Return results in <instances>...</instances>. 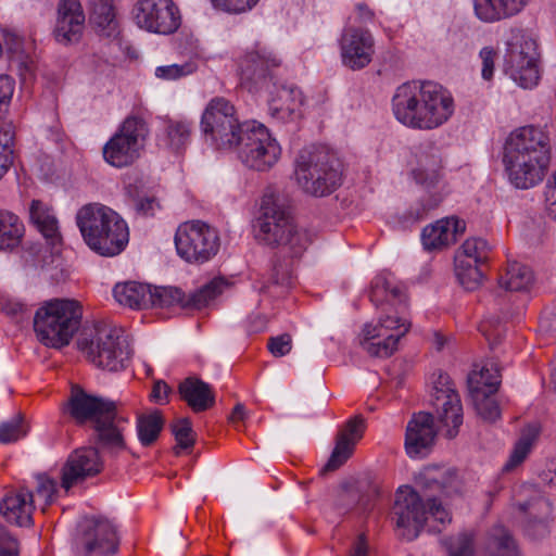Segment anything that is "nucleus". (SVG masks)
<instances>
[{
	"label": "nucleus",
	"instance_id": "obj_1",
	"mask_svg": "<svg viewBox=\"0 0 556 556\" xmlns=\"http://www.w3.org/2000/svg\"><path fill=\"white\" fill-rule=\"evenodd\" d=\"M370 301L381 313L363 326L358 334L359 345L368 355L386 358L397 350L399 341L410 329V323L404 316L406 295L392 274L381 273L371 281Z\"/></svg>",
	"mask_w": 556,
	"mask_h": 556
},
{
	"label": "nucleus",
	"instance_id": "obj_2",
	"mask_svg": "<svg viewBox=\"0 0 556 556\" xmlns=\"http://www.w3.org/2000/svg\"><path fill=\"white\" fill-rule=\"evenodd\" d=\"M456 109L452 92L433 80L414 79L400 85L392 97V112L403 126L434 130L446 124Z\"/></svg>",
	"mask_w": 556,
	"mask_h": 556
},
{
	"label": "nucleus",
	"instance_id": "obj_3",
	"mask_svg": "<svg viewBox=\"0 0 556 556\" xmlns=\"http://www.w3.org/2000/svg\"><path fill=\"white\" fill-rule=\"evenodd\" d=\"M549 162V137L542 128L519 127L506 139L503 163L510 184L517 189H530L541 184Z\"/></svg>",
	"mask_w": 556,
	"mask_h": 556
},
{
	"label": "nucleus",
	"instance_id": "obj_4",
	"mask_svg": "<svg viewBox=\"0 0 556 556\" xmlns=\"http://www.w3.org/2000/svg\"><path fill=\"white\" fill-rule=\"evenodd\" d=\"M65 412L78 424L91 422L101 444L118 453L125 450L124 431L129 414L122 404L73 388Z\"/></svg>",
	"mask_w": 556,
	"mask_h": 556
},
{
	"label": "nucleus",
	"instance_id": "obj_5",
	"mask_svg": "<svg viewBox=\"0 0 556 556\" xmlns=\"http://www.w3.org/2000/svg\"><path fill=\"white\" fill-rule=\"evenodd\" d=\"M76 223L87 245L102 256H115L128 243L127 224L115 211L103 204L84 205L77 212Z\"/></svg>",
	"mask_w": 556,
	"mask_h": 556
},
{
	"label": "nucleus",
	"instance_id": "obj_6",
	"mask_svg": "<svg viewBox=\"0 0 556 556\" xmlns=\"http://www.w3.org/2000/svg\"><path fill=\"white\" fill-rule=\"evenodd\" d=\"M254 230L260 241L282 247L292 258L301 256L311 242L308 233L293 225L289 213L274 192H266L262 197Z\"/></svg>",
	"mask_w": 556,
	"mask_h": 556
},
{
	"label": "nucleus",
	"instance_id": "obj_7",
	"mask_svg": "<svg viewBox=\"0 0 556 556\" xmlns=\"http://www.w3.org/2000/svg\"><path fill=\"white\" fill-rule=\"evenodd\" d=\"M393 516L399 535L408 541L416 539L424 527L431 532H440L452 520L450 511L441 503L433 498L426 505L409 485L397 489Z\"/></svg>",
	"mask_w": 556,
	"mask_h": 556
},
{
	"label": "nucleus",
	"instance_id": "obj_8",
	"mask_svg": "<svg viewBox=\"0 0 556 556\" xmlns=\"http://www.w3.org/2000/svg\"><path fill=\"white\" fill-rule=\"evenodd\" d=\"M253 75L254 84L245 88L266 94L267 112L275 122L295 123L303 117L305 98L298 86L282 80L275 72H253Z\"/></svg>",
	"mask_w": 556,
	"mask_h": 556
},
{
	"label": "nucleus",
	"instance_id": "obj_9",
	"mask_svg": "<svg viewBox=\"0 0 556 556\" xmlns=\"http://www.w3.org/2000/svg\"><path fill=\"white\" fill-rule=\"evenodd\" d=\"M81 308L73 300H52L40 306L34 318L38 340L49 348L67 345L78 329Z\"/></svg>",
	"mask_w": 556,
	"mask_h": 556
},
{
	"label": "nucleus",
	"instance_id": "obj_10",
	"mask_svg": "<svg viewBox=\"0 0 556 556\" xmlns=\"http://www.w3.org/2000/svg\"><path fill=\"white\" fill-rule=\"evenodd\" d=\"M299 186L313 195L331 193L341 182L340 164L333 153L323 148L304 149L295 164Z\"/></svg>",
	"mask_w": 556,
	"mask_h": 556
},
{
	"label": "nucleus",
	"instance_id": "obj_11",
	"mask_svg": "<svg viewBox=\"0 0 556 556\" xmlns=\"http://www.w3.org/2000/svg\"><path fill=\"white\" fill-rule=\"evenodd\" d=\"M77 345L90 363L110 371L124 369L131 355L126 339L106 325L84 330Z\"/></svg>",
	"mask_w": 556,
	"mask_h": 556
},
{
	"label": "nucleus",
	"instance_id": "obj_12",
	"mask_svg": "<svg viewBox=\"0 0 556 556\" xmlns=\"http://www.w3.org/2000/svg\"><path fill=\"white\" fill-rule=\"evenodd\" d=\"M174 243L177 255L193 265L210 262L220 248L218 231L199 219L181 223L176 229Z\"/></svg>",
	"mask_w": 556,
	"mask_h": 556
},
{
	"label": "nucleus",
	"instance_id": "obj_13",
	"mask_svg": "<svg viewBox=\"0 0 556 556\" xmlns=\"http://www.w3.org/2000/svg\"><path fill=\"white\" fill-rule=\"evenodd\" d=\"M147 135L148 127L142 118L127 117L103 146L104 161L116 168L134 164L140 156Z\"/></svg>",
	"mask_w": 556,
	"mask_h": 556
},
{
	"label": "nucleus",
	"instance_id": "obj_14",
	"mask_svg": "<svg viewBox=\"0 0 556 556\" xmlns=\"http://www.w3.org/2000/svg\"><path fill=\"white\" fill-rule=\"evenodd\" d=\"M238 155L248 167L263 172L278 162L281 147L264 125L247 126Z\"/></svg>",
	"mask_w": 556,
	"mask_h": 556
},
{
	"label": "nucleus",
	"instance_id": "obj_15",
	"mask_svg": "<svg viewBox=\"0 0 556 556\" xmlns=\"http://www.w3.org/2000/svg\"><path fill=\"white\" fill-rule=\"evenodd\" d=\"M134 17L138 27L159 35H172L181 25L180 10L173 0H139Z\"/></svg>",
	"mask_w": 556,
	"mask_h": 556
},
{
	"label": "nucleus",
	"instance_id": "obj_16",
	"mask_svg": "<svg viewBox=\"0 0 556 556\" xmlns=\"http://www.w3.org/2000/svg\"><path fill=\"white\" fill-rule=\"evenodd\" d=\"M432 405L437 418L450 439L458 433L463 424V406L454 384L446 374H439L433 382Z\"/></svg>",
	"mask_w": 556,
	"mask_h": 556
},
{
	"label": "nucleus",
	"instance_id": "obj_17",
	"mask_svg": "<svg viewBox=\"0 0 556 556\" xmlns=\"http://www.w3.org/2000/svg\"><path fill=\"white\" fill-rule=\"evenodd\" d=\"M339 47L341 61L344 66L364 68L372 60L375 39L368 29L348 25L341 33Z\"/></svg>",
	"mask_w": 556,
	"mask_h": 556
},
{
	"label": "nucleus",
	"instance_id": "obj_18",
	"mask_svg": "<svg viewBox=\"0 0 556 556\" xmlns=\"http://www.w3.org/2000/svg\"><path fill=\"white\" fill-rule=\"evenodd\" d=\"M85 13L79 0H59L52 35L64 46L78 43L85 31Z\"/></svg>",
	"mask_w": 556,
	"mask_h": 556
},
{
	"label": "nucleus",
	"instance_id": "obj_19",
	"mask_svg": "<svg viewBox=\"0 0 556 556\" xmlns=\"http://www.w3.org/2000/svg\"><path fill=\"white\" fill-rule=\"evenodd\" d=\"M81 543L86 556H112L119 545L115 525L105 518L88 521Z\"/></svg>",
	"mask_w": 556,
	"mask_h": 556
},
{
	"label": "nucleus",
	"instance_id": "obj_20",
	"mask_svg": "<svg viewBox=\"0 0 556 556\" xmlns=\"http://www.w3.org/2000/svg\"><path fill=\"white\" fill-rule=\"evenodd\" d=\"M102 469L99 452L93 447L77 448L72 452L61 471V485L67 492L73 485Z\"/></svg>",
	"mask_w": 556,
	"mask_h": 556
},
{
	"label": "nucleus",
	"instance_id": "obj_21",
	"mask_svg": "<svg viewBox=\"0 0 556 556\" xmlns=\"http://www.w3.org/2000/svg\"><path fill=\"white\" fill-rule=\"evenodd\" d=\"M437 430L429 413L415 414L408 421L405 433V450L410 458H422L430 452Z\"/></svg>",
	"mask_w": 556,
	"mask_h": 556
},
{
	"label": "nucleus",
	"instance_id": "obj_22",
	"mask_svg": "<svg viewBox=\"0 0 556 556\" xmlns=\"http://www.w3.org/2000/svg\"><path fill=\"white\" fill-rule=\"evenodd\" d=\"M504 61L508 70H538L542 65V56L536 40L516 31L507 42Z\"/></svg>",
	"mask_w": 556,
	"mask_h": 556
},
{
	"label": "nucleus",
	"instance_id": "obj_23",
	"mask_svg": "<svg viewBox=\"0 0 556 556\" xmlns=\"http://www.w3.org/2000/svg\"><path fill=\"white\" fill-rule=\"evenodd\" d=\"M465 230V220L447 216L426 226L421 232V242L428 251H440L454 244Z\"/></svg>",
	"mask_w": 556,
	"mask_h": 556
},
{
	"label": "nucleus",
	"instance_id": "obj_24",
	"mask_svg": "<svg viewBox=\"0 0 556 556\" xmlns=\"http://www.w3.org/2000/svg\"><path fill=\"white\" fill-rule=\"evenodd\" d=\"M35 507L34 494L25 488L8 491L0 504V510L4 518L10 523L20 527L31 525Z\"/></svg>",
	"mask_w": 556,
	"mask_h": 556
},
{
	"label": "nucleus",
	"instance_id": "obj_25",
	"mask_svg": "<svg viewBox=\"0 0 556 556\" xmlns=\"http://www.w3.org/2000/svg\"><path fill=\"white\" fill-rule=\"evenodd\" d=\"M364 431L365 422L363 418L355 417L349 420L338 433L336 446L323 471H332L342 466L353 454L354 447L362 439Z\"/></svg>",
	"mask_w": 556,
	"mask_h": 556
},
{
	"label": "nucleus",
	"instance_id": "obj_26",
	"mask_svg": "<svg viewBox=\"0 0 556 556\" xmlns=\"http://www.w3.org/2000/svg\"><path fill=\"white\" fill-rule=\"evenodd\" d=\"M519 510L526 515L523 531L528 536L536 540L549 533L553 507L548 500L536 496L520 504Z\"/></svg>",
	"mask_w": 556,
	"mask_h": 556
},
{
	"label": "nucleus",
	"instance_id": "obj_27",
	"mask_svg": "<svg viewBox=\"0 0 556 556\" xmlns=\"http://www.w3.org/2000/svg\"><path fill=\"white\" fill-rule=\"evenodd\" d=\"M30 223L52 245L61 242L59 220L53 208L41 200H33L29 206Z\"/></svg>",
	"mask_w": 556,
	"mask_h": 556
},
{
	"label": "nucleus",
	"instance_id": "obj_28",
	"mask_svg": "<svg viewBox=\"0 0 556 556\" xmlns=\"http://www.w3.org/2000/svg\"><path fill=\"white\" fill-rule=\"evenodd\" d=\"M179 393L195 413L211 408L215 403V395L210 384L198 378H187L179 384Z\"/></svg>",
	"mask_w": 556,
	"mask_h": 556
},
{
	"label": "nucleus",
	"instance_id": "obj_29",
	"mask_svg": "<svg viewBox=\"0 0 556 556\" xmlns=\"http://www.w3.org/2000/svg\"><path fill=\"white\" fill-rule=\"evenodd\" d=\"M247 125H241L238 117L233 121L220 124V126L203 134L205 141L210 142L216 149L227 150L238 148L243 134L245 132Z\"/></svg>",
	"mask_w": 556,
	"mask_h": 556
},
{
	"label": "nucleus",
	"instance_id": "obj_30",
	"mask_svg": "<svg viewBox=\"0 0 556 556\" xmlns=\"http://www.w3.org/2000/svg\"><path fill=\"white\" fill-rule=\"evenodd\" d=\"M115 300L130 308H144L151 302V287L137 281L117 283L113 289Z\"/></svg>",
	"mask_w": 556,
	"mask_h": 556
},
{
	"label": "nucleus",
	"instance_id": "obj_31",
	"mask_svg": "<svg viewBox=\"0 0 556 556\" xmlns=\"http://www.w3.org/2000/svg\"><path fill=\"white\" fill-rule=\"evenodd\" d=\"M500 370L495 364L489 363L476 368L468 376L470 396L480 397L482 393H495L501 382Z\"/></svg>",
	"mask_w": 556,
	"mask_h": 556
},
{
	"label": "nucleus",
	"instance_id": "obj_32",
	"mask_svg": "<svg viewBox=\"0 0 556 556\" xmlns=\"http://www.w3.org/2000/svg\"><path fill=\"white\" fill-rule=\"evenodd\" d=\"M238 117L235 106L225 98H213L206 105L201 117V129L203 134L233 121Z\"/></svg>",
	"mask_w": 556,
	"mask_h": 556
},
{
	"label": "nucleus",
	"instance_id": "obj_33",
	"mask_svg": "<svg viewBox=\"0 0 556 556\" xmlns=\"http://www.w3.org/2000/svg\"><path fill=\"white\" fill-rule=\"evenodd\" d=\"M532 282V270L525 264L516 261L508 262L498 278L500 287L511 292L526 291Z\"/></svg>",
	"mask_w": 556,
	"mask_h": 556
},
{
	"label": "nucleus",
	"instance_id": "obj_34",
	"mask_svg": "<svg viewBox=\"0 0 556 556\" xmlns=\"http://www.w3.org/2000/svg\"><path fill=\"white\" fill-rule=\"evenodd\" d=\"M24 233V224L16 214L8 210H0V251L17 247Z\"/></svg>",
	"mask_w": 556,
	"mask_h": 556
},
{
	"label": "nucleus",
	"instance_id": "obj_35",
	"mask_svg": "<svg viewBox=\"0 0 556 556\" xmlns=\"http://www.w3.org/2000/svg\"><path fill=\"white\" fill-rule=\"evenodd\" d=\"M191 138V123L187 121H169L163 135L159 139V144L172 152H181Z\"/></svg>",
	"mask_w": 556,
	"mask_h": 556
},
{
	"label": "nucleus",
	"instance_id": "obj_36",
	"mask_svg": "<svg viewBox=\"0 0 556 556\" xmlns=\"http://www.w3.org/2000/svg\"><path fill=\"white\" fill-rule=\"evenodd\" d=\"M414 180L425 187H434L443 177L442 160L435 154H425L418 160L417 166L412 172Z\"/></svg>",
	"mask_w": 556,
	"mask_h": 556
},
{
	"label": "nucleus",
	"instance_id": "obj_37",
	"mask_svg": "<svg viewBox=\"0 0 556 556\" xmlns=\"http://www.w3.org/2000/svg\"><path fill=\"white\" fill-rule=\"evenodd\" d=\"M91 10V20L106 36L116 30L115 0H87Z\"/></svg>",
	"mask_w": 556,
	"mask_h": 556
},
{
	"label": "nucleus",
	"instance_id": "obj_38",
	"mask_svg": "<svg viewBox=\"0 0 556 556\" xmlns=\"http://www.w3.org/2000/svg\"><path fill=\"white\" fill-rule=\"evenodd\" d=\"M480 263L469 262L454 256V271L458 282L469 291L478 289L483 281V267Z\"/></svg>",
	"mask_w": 556,
	"mask_h": 556
},
{
	"label": "nucleus",
	"instance_id": "obj_39",
	"mask_svg": "<svg viewBox=\"0 0 556 556\" xmlns=\"http://www.w3.org/2000/svg\"><path fill=\"white\" fill-rule=\"evenodd\" d=\"M539 434V428L535 425L526 427L515 444L509 459L504 466V470L509 471L518 467L529 455L533 443Z\"/></svg>",
	"mask_w": 556,
	"mask_h": 556
},
{
	"label": "nucleus",
	"instance_id": "obj_40",
	"mask_svg": "<svg viewBox=\"0 0 556 556\" xmlns=\"http://www.w3.org/2000/svg\"><path fill=\"white\" fill-rule=\"evenodd\" d=\"M163 426L164 419L159 410H151L140 415L137 420L140 442L146 446L151 445L157 439Z\"/></svg>",
	"mask_w": 556,
	"mask_h": 556
},
{
	"label": "nucleus",
	"instance_id": "obj_41",
	"mask_svg": "<svg viewBox=\"0 0 556 556\" xmlns=\"http://www.w3.org/2000/svg\"><path fill=\"white\" fill-rule=\"evenodd\" d=\"M491 254L489 242L482 238H468L456 250L455 256L473 263L486 265Z\"/></svg>",
	"mask_w": 556,
	"mask_h": 556
},
{
	"label": "nucleus",
	"instance_id": "obj_42",
	"mask_svg": "<svg viewBox=\"0 0 556 556\" xmlns=\"http://www.w3.org/2000/svg\"><path fill=\"white\" fill-rule=\"evenodd\" d=\"M226 283L223 279H213L207 285L189 295L187 307L201 309L207 306L213 300L223 293Z\"/></svg>",
	"mask_w": 556,
	"mask_h": 556
},
{
	"label": "nucleus",
	"instance_id": "obj_43",
	"mask_svg": "<svg viewBox=\"0 0 556 556\" xmlns=\"http://www.w3.org/2000/svg\"><path fill=\"white\" fill-rule=\"evenodd\" d=\"M448 556H473L475 534L472 531H463L442 541Z\"/></svg>",
	"mask_w": 556,
	"mask_h": 556
},
{
	"label": "nucleus",
	"instance_id": "obj_44",
	"mask_svg": "<svg viewBox=\"0 0 556 556\" xmlns=\"http://www.w3.org/2000/svg\"><path fill=\"white\" fill-rule=\"evenodd\" d=\"M155 307H172L179 305L187 307V299L182 291L174 287H159L151 289V302Z\"/></svg>",
	"mask_w": 556,
	"mask_h": 556
},
{
	"label": "nucleus",
	"instance_id": "obj_45",
	"mask_svg": "<svg viewBox=\"0 0 556 556\" xmlns=\"http://www.w3.org/2000/svg\"><path fill=\"white\" fill-rule=\"evenodd\" d=\"M490 540L495 548L494 556H520L516 542L503 526L492 529Z\"/></svg>",
	"mask_w": 556,
	"mask_h": 556
},
{
	"label": "nucleus",
	"instance_id": "obj_46",
	"mask_svg": "<svg viewBox=\"0 0 556 556\" xmlns=\"http://www.w3.org/2000/svg\"><path fill=\"white\" fill-rule=\"evenodd\" d=\"M172 432L176 440L175 453L177 455L192 448L195 434L188 419H178L172 425Z\"/></svg>",
	"mask_w": 556,
	"mask_h": 556
},
{
	"label": "nucleus",
	"instance_id": "obj_47",
	"mask_svg": "<svg viewBox=\"0 0 556 556\" xmlns=\"http://www.w3.org/2000/svg\"><path fill=\"white\" fill-rule=\"evenodd\" d=\"M58 483L47 475L37 476L36 501L40 509L45 513L56 498Z\"/></svg>",
	"mask_w": 556,
	"mask_h": 556
},
{
	"label": "nucleus",
	"instance_id": "obj_48",
	"mask_svg": "<svg viewBox=\"0 0 556 556\" xmlns=\"http://www.w3.org/2000/svg\"><path fill=\"white\" fill-rule=\"evenodd\" d=\"M245 59L260 70H270L282 65L281 58L273 50L256 48L247 53Z\"/></svg>",
	"mask_w": 556,
	"mask_h": 556
},
{
	"label": "nucleus",
	"instance_id": "obj_49",
	"mask_svg": "<svg viewBox=\"0 0 556 556\" xmlns=\"http://www.w3.org/2000/svg\"><path fill=\"white\" fill-rule=\"evenodd\" d=\"M26 433L27 429L21 415L0 424V443L2 444L16 442L24 438Z\"/></svg>",
	"mask_w": 556,
	"mask_h": 556
},
{
	"label": "nucleus",
	"instance_id": "obj_50",
	"mask_svg": "<svg viewBox=\"0 0 556 556\" xmlns=\"http://www.w3.org/2000/svg\"><path fill=\"white\" fill-rule=\"evenodd\" d=\"M494 393H482V396L476 397L471 396L475 408L479 416H481L484 420L494 421L500 415V407L492 396Z\"/></svg>",
	"mask_w": 556,
	"mask_h": 556
},
{
	"label": "nucleus",
	"instance_id": "obj_51",
	"mask_svg": "<svg viewBox=\"0 0 556 556\" xmlns=\"http://www.w3.org/2000/svg\"><path fill=\"white\" fill-rule=\"evenodd\" d=\"M498 0H473L475 15L484 23H494L502 20Z\"/></svg>",
	"mask_w": 556,
	"mask_h": 556
},
{
	"label": "nucleus",
	"instance_id": "obj_52",
	"mask_svg": "<svg viewBox=\"0 0 556 556\" xmlns=\"http://www.w3.org/2000/svg\"><path fill=\"white\" fill-rule=\"evenodd\" d=\"M213 7L230 14L251 11L260 0H211Z\"/></svg>",
	"mask_w": 556,
	"mask_h": 556
},
{
	"label": "nucleus",
	"instance_id": "obj_53",
	"mask_svg": "<svg viewBox=\"0 0 556 556\" xmlns=\"http://www.w3.org/2000/svg\"><path fill=\"white\" fill-rule=\"evenodd\" d=\"M442 476H443V472L438 467L425 468L419 473V476L417 478V482L424 489L444 491L446 489V483L444 481L440 480V478Z\"/></svg>",
	"mask_w": 556,
	"mask_h": 556
},
{
	"label": "nucleus",
	"instance_id": "obj_54",
	"mask_svg": "<svg viewBox=\"0 0 556 556\" xmlns=\"http://www.w3.org/2000/svg\"><path fill=\"white\" fill-rule=\"evenodd\" d=\"M267 348L274 356H285L289 354L292 349V338L288 333L270 337L268 339Z\"/></svg>",
	"mask_w": 556,
	"mask_h": 556
},
{
	"label": "nucleus",
	"instance_id": "obj_55",
	"mask_svg": "<svg viewBox=\"0 0 556 556\" xmlns=\"http://www.w3.org/2000/svg\"><path fill=\"white\" fill-rule=\"evenodd\" d=\"M4 142L0 141V179L8 173L13 163V150L11 142L13 140L9 132H4Z\"/></svg>",
	"mask_w": 556,
	"mask_h": 556
},
{
	"label": "nucleus",
	"instance_id": "obj_56",
	"mask_svg": "<svg viewBox=\"0 0 556 556\" xmlns=\"http://www.w3.org/2000/svg\"><path fill=\"white\" fill-rule=\"evenodd\" d=\"M509 78L523 89L535 87L540 80L539 72H505Z\"/></svg>",
	"mask_w": 556,
	"mask_h": 556
},
{
	"label": "nucleus",
	"instance_id": "obj_57",
	"mask_svg": "<svg viewBox=\"0 0 556 556\" xmlns=\"http://www.w3.org/2000/svg\"><path fill=\"white\" fill-rule=\"evenodd\" d=\"M18 542L5 530H0V556H18Z\"/></svg>",
	"mask_w": 556,
	"mask_h": 556
},
{
	"label": "nucleus",
	"instance_id": "obj_58",
	"mask_svg": "<svg viewBox=\"0 0 556 556\" xmlns=\"http://www.w3.org/2000/svg\"><path fill=\"white\" fill-rule=\"evenodd\" d=\"M349 21H353L358 25H368L375 21V12L363 2L355 4L354 15L349 17Z\"/></svg>",
	"mask_w": 556,
	"mask_h": 556
},
{
	"label": "nucleus",
	"instance_id": "obj_59",
	"mask_svg": "<svg viewBox=\"0 0 556 556\" xmlns=\"http://www.w3.org/2000/svg\"><path fill=\"white\" fill-rule=\"evenodd\" d=\"M545 207L548 215L556 219V172L545 187Z\"/></svg>",
	"mask_w": 556,
	"mask_h": 556
},
{
	"label": "nucleus",
	"instance_id": "obj_60",
	"mask_svg": "<svg viewBox=\"0 0 556 556\" xmlns=\"http://www.w3.org/2000/svg\"><path fill=\"white\" fill-rule=\"evenodd\" d=\"M528 0H498L502 20L519 13L527 4Z\"/></svg>",
	"mask_w": 556,
	"mask_h": 556
},
{
	"label": "nucleus",
	"instance_id": "obj_61",
	"mask_svg": "<svg viewBox=\"0 0 556 556\" xmlns=\"http://www.w3.org/2000/svg\"><path fill=\"white\" fill-rule=\"evenodd\" d=\"M9 66L17 70H29L33 66V59L23 50L15 49L10 52Z\"/></svg>",
	"mask_w": 556,
	"mask_h": 556
},
{
	"label": "nucleus",
	"instance_id": "obj_62",
	"mask_svg": "<svg viewBox=\"0 0 556 556\" xmlns=\"http://www.w3.org/2000/svg\"><path fill=\"white\" fill-rule=\"evenodd\" d=\"M168 393L169 387L164 381H156L151 392V399L159 404H164Z\"/></svg>",
	"mask_w": 556,
	"mask_h": 556
},
{
	"label": "nucleus",
	"instance_id": "obj_63",
	"mask_svg": "<svg viewBox=\"0 0 556 556\" xmlns=\"http://www.w3.org/2000/svg\"><path fill=\"white\" fill-rule=\"evenodd\" d=\"M496 54V50L492 47H484L480 50L482 70H494V60Z\"/></svg>",
	"mask_w": 556,
	"mask_h": 556
},
{
	"label": "nucleus",
	"instance_id": "obj_64",
	"mask_svg": "<svg viewBox=\"0 0 556 556\" xmlns=\"http://www.w3.org/2000/svg\"><path fill=\"white\" fill-rule=\"evenodd\" d=\"M541 479L545 484L556 488V462H552L541 473Z\"/></svg>",
	"mask_w": 556,
	"mask_h": 556
}]
</instances>
